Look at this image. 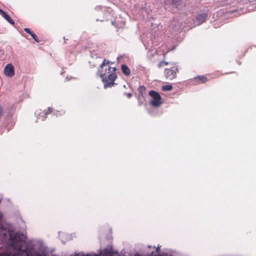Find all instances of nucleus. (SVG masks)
Returning <instances> with one entry per match:
<instances>
[{
  "label": "nucleus",
  "instance_id": "obj_9",
  "mask_svg": "<svg viewBox=\"0 0 256 256\" xmlns=\"http://www.w3.org/2000/svg\"><path fill=\"white\" fill-rule=\"evenodd\" d=\"M122 70L124 74L126 76H128L130 74V68L125 64H122Z\"/></svg>",
  "mask_w": 256,
  "mask_h": 256
},
{
  "label": "nucleus",
  "instance_id": "obj_11",
  "mask_svg": "<svg viewBox=\"0 0 256 256\" xmlns=\"http://www.w3.org/2000/svg\"><path fill=\"white\" fill-rule=\"evenodd\" d=\"M172 88V86L170 84H168L162 87V90L164 91H170Z\"/></svg>",
  "mask_w": 256,
  "mask_h": 256
},
{
  "label": "nucleus",
  "instance_id": "obj_4",
  "mask_svg": "<svg viewBox=\"0 0 256 256\" xmlns=\"http://www.w3.org/2000/svg\"><path fill=\"white\" fill-rule=\"evenodd\" d=\"M53 108H48L47 110L42 111L41 110H37L36 114H37V119L42 118V120H44L47 118V115L52 112Z\"/></svg>",
  "mask_w": 256,
  "mask_h": 256
},
{
  "label": "nucleus",
  "instance_id": "obj_13",
  "mask_svg": "<svg viewBox=\"0 0 256 256\" xmlns=\"http://www.w3.org/2000/svg\"><path fill=\"white\" fill-rule=\"evenodd\" d=\"M24 30L26 33H28V34H29V33H30V32H31V31H30V30L29 28H24Z\"/></svg>",
  "mask_w": 256,
  "mask_h": 256
},
{
  "label": "nucleus",
  "instance_id": "obj_3",
  "mask_svg": "<svg viewBox=\"0 0 256 256\" xmlns=\"http://www.w3.org/2000/svg\"><path fill=\"white\" fill-rule=\"evenodd\" d=\"M177 68L172 67L170 69L164 70V75L168 80H172L176 78V74Z\"/></svg>",
  "mask_w": 256,
  "mask_h": 256
},
{
  "label": "nucleus",
  "instance_id": "obj_18",
  "mask_svg": "<svg viewBox=\"0 0 256 256\" xmlns=\"http://www.w3.org/2000/svg\"><path fill=\"white\" fill-rule=\"evenodd\" d=\"M160 246H158V248H156V251L158 252V250L160 248Z\"/></svg>",
  "mask_w": 256,
  "mask_h": 256
},
{
  "label": "nucleus",
  "instance_id": "obj_15",
  "mask_svg": "<svg viewBox=\"0 0 256 256\" xmlns=\"http://www.w3.org/2000/svg\"><path fill=\"white\" fill-rule=\"evenodd\" d=\"M140 92L142 93V91L145 90V88L144 86H140Z\"/></svg>",
  "mask_w": 256,
  "mask_h": 256
},
{
  "label": "nucleus",
  "instance_id": "obj_6",
  "mask_svg": "<svg viewBox=\"0 0 256 256\" xmlns=\"http://www.w3.org/2000/svg\"><path fill=\"white\" fill-rule=\"evenodd\" d=\"M207 14L206 13H201L198 15L196 19V22L198 24L203 23L206 20Z\"/></svg>",
  "mask_w": 256,
  "mask_h": 256
},
{
  "label": "nucleus",
  "instance_id": "obj_8",
  "mask_svg": "<svg viewBox=\"0 0 256 256\" xmlns=\"http://www.w3.org/2000/svg\"><path fill=\"white\" fill-rule=\"evenodd\" d=\"M206 81V78L202 76H199L194 78V82L196 84L204 83Z\"/></svg>",
  "mask_w": 256,
  "mask_h": 256
},
{
  "label": "nucleus",
  "instance_id": "obj_5",
  "mask_svg": "<svg viewBox=\"0 0 256 256\" xmlns=\"http://www.w3.org/2000/svg\"><path fill=\"white\" fill-rule=\"evenodd\" d=\"M4 71V74L9 77H12L14 74V68L11 64H6Z\"/></svg>",
  "mask_w": 256,
  "mask_h": 256
},
{
  "label": "nucleus",
  "instance_id": "obj_7",
  "mask_svg": "<svg viewBox=\"0 0 256 256\" xmlns=\"http://www.w3.org/2000/svg\"><path fill=\"white\" fill-rule=\"evenodd\" d=\"M0 14L10 24L12 25L14 24V20H12L8 14L1 9H0Z\"/></svg>",
  "mask_w": 256,
  "mask_h": 256
},
{
  "label": "nucleus",
  "instance_id": "obj_19",
  "mask_svg": "<svg viewBox=\"0 0 256 256\" xmlns=\"http://www.w3.org/2000/svg\"><path fill=\"white\" fill-rule=\"evenodd\" d=\"M29 34H30L31 36H32V35H33V34H34V32H30V33H29Z\"/></svg>",
  "mask_w": 256,
  "mask_h": 256
},
{
  "label": "nucleus",
  "instance_id": "obj_20",
  "mask_svg": "<svg viewBox=\"0 0 256 256\" xmlns=\"http://www.w3.org/2000/svg\"><path fill=\"white\" fill-rule=\"evenodd\" d=\"M148 246V248H150L152 247V246Z\"/></svg>",
  "mask_w": 256,
  "mask_h": 256
},
{
  "label": "nucleus",
  "instance_id": "obj_14",
  "mask_svg": "<svg viewBox=\"0 0 256 256\" xmlns=\"http://www.w3.org/2000/svg\"><path fill=\"white\" fill-rule=\"evenodd\" d=\"M162 64H164L166 65V64H168V62H160L158 64L159 67H161L162 66Z\"/></svg>",
  "mask_w": 256,
  "mask_h": 256
},
{
  "label": "nucleus",
  "instance_id": "obj_16",
  "mask_svg": "<svg viewBox=\"0 0 256 256\" xmlns=\"http://www.w3.org/2000/svg\"><path fill=\"white\" fill-rule=\"evenodd\" d=\"M127 96L128 97V98H130L131 96H132V94L130 93H128L127 94Z\"/></svg>",
  "mask_w": 256,
  "mask_h": 256
},
{
  "label": "nucleus",
  "instance_id": "obj_17",
  "mask_svg": "<svg viewBox=\"0 0 256 256\" xmlns=\"http://www.w3.org/2000/svg\"><path fill=\"white\" fill-rule=\"evenodd\" d=\"M2 113V108L0 107V117L1 116Z\"/></svg>",
  "mask_w": 256,
  "mask_h": 256
},
{
  "label": "nucleus",
  "instance_id": "obj_12",
  "mask_svg": "<svg viewBox=\"0 0 256 256\" xmlns=\"http://www.w3.org/2000/svg\"><path fill=\"white\" fill-rule=\"evenodd\" d=\"M32 37L34 39V40L36 42H39V40H38V36L34 34H33V35H32Z\"/></svg>",
  "mask_w": 256,
  "mask_h": 256
},
{
  "label": "nucleus",
  "instance_id": "obj_1",
  "mask_svg": "<svg viewBox=\"0 0 256 256\" xmlns=\"http://www.w3.org/2000/svg\"><path fill=\"white\" fill-rule=\"evenodd\" d=\"M106 60L100 64V68L98 70V74L104 83V87L106 88L114 84L116 76V68L114 67H111L110 66V62H106Z\"/></svg>",
  "mask_w": 256,
  "mask_h": 256
},
{
  "label": "nucleus",
  "instance_id": "obj_2",
  "mask_svg": "<svg viewBox=\"0 0 256 256\" xmlns=\"http://www.w3.org/2000/svg\"><path fill=\"white\" fill-rule=\"evenodd\" d=\"M149 94L152 98V100L150 101V104L156 108L160 106L162 104L160 94L156 91L150 90L149 92Z\"/></svg>",
  "mask_w": 256,
  "mask_h": 256
},
{
  "label": "nucleus",
  "instance_id": "obj_10",
  "mask_svg": "<svg viewBox=\"0 0 256 256\" xmlns=\"http://www.w3.org/2000/svg\"><path fill=\"white\" fill-rule=\"evenodd\" d=\"M181 0H171V4L172 7L178 8V6L180 4Z\"/></svg>",
  "mask_w": 256,
  "mask_h": 256
}]
</instances>
